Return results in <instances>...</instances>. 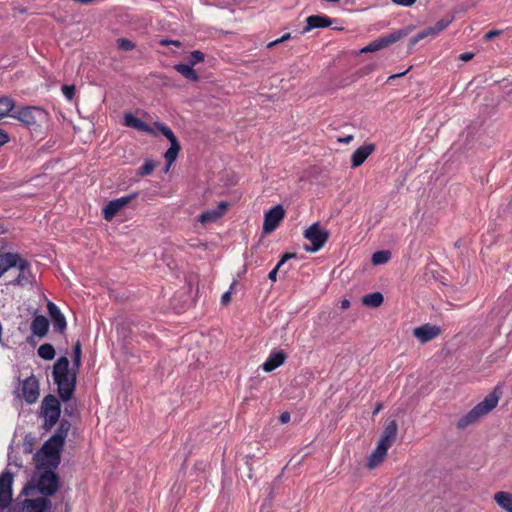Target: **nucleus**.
<instances>
[{"label":"nucleus","instance_id":"nucleus-10","mask_svg":"<svg viewBox=\"0 0 512 512\" xmlns=\"http://www.w3.org/2000/svg\"><path fill=\"white\" fill-rule=\"evenodd\" d=\"M284 217L285 209L281 204H278L269 209L264 214L263 232L265 234H269L275 231Z\"/></svg>","mask_w":512,"mask_h":512},{"label":"nucleus","instance_id":"nucleus-20","mask_svg":"<svg viewBox=\"0 0 512 512\" xmlns=\"http://www.w3.org/2000/svg\"><path fill=\"white\" fill-rule=\"evenodd\" d=\"M123 123L126 127L136 129L138 131L151 133L152 128L144 122L142 119L136 117L132 113H125L123 117Z\"/></svg>","mask_w":512,"mask_h":512},{"label":"nucleus","instance_id":"nucleus-51","mask_svg":"<svg viewBox=\"0 0 512 512\" xmlns=\"http://www.w3.org/2000/svg\"><path fill=\"white\" fill-rule=\"evenodd\" d=\"M499 33L500 32L497 31V30H491V31L486 33L485 39L490 40V39L494 38L495 36L499 35Z\"/></svg>","mask_w":512,"mask_h":512},{"label":"nucleus","instance_id":"nucleus-49","mask_svg":"<svg viewBox=\"0 0 512 512\" xmlns=\"http://www.w3.org/2000/svg\"><path fill=\"white\" fill-rule=\"evenodd\" d=\"M160 44L161 45H169V44H173L177 47H179L181 45V43L177 40H168V39H163L160 41Z\"/></svg>","mask_w":512,"mask_h":512},{"label":"nucleus","instance_id":"nucleus-24","mask_svg":"<svg viewBox=\"0 0 512 512\" xmlns=\"http://www.w3.org/2000/svg\"><path fill=\"white\" fill-rule=\"evenodd\" d=\"M175 69L186 79L197 82L199 80V76L197 72L193 69V65L190 63H179L175 65Z\"/></svg>","mask_w":512,"mask_h":512},{"label":"nucleus","instance_id":"nucleus-53","mask_svg":"<svg viewBox=\"0 0 512 512\" xmlns=\"http://www.w3.org/2000/svg\"><path fill=\"white\" fill-rule=\"evenodd\" d=\"M280 43H282V42H281V39H280V38H278V39H276V40H273V41L269 42V43L267 44V48L271 49V48H273V47L277 46V45H278V44H280Z\"/></svg>","mask_w":512,"mask_h":512},{"label":"nucleus","instance_id":"nucleus-9","mask_svg":"<svg viewBox=\"0 0 512 512\" xmlns=\"http://www.w3.org/2000/svg\"><path fill=\"white\" fill-rule=\"evenodd\" d=\"M12 117L16 118L28 127L35 126L39 121L46 118V113L43 109L38 107H25L19 110Z\"/></svg>","mask_w":512,"mask_h":512},{"label":"nucleus","instance_id":"nucleus-34","mask_svg":"<svg viewBox=\"0 0 512 512\" xmlns=\"http://www.w3.org/2000/svg\"><path fill=\"white\" fill-rule=\"evenodd\" d=\"M155 125L157 129L163 134V136H165L168 139L170 143L179 142L174 132L166 124L157 122Z\"/></svg>","mask_w":512,"mask_h":512},{"label":"nucleus","instance_id":"nucleus-15","mask_svg":"<svg viewBox=\"0 0 512 512\" xmlns=\"http://www.w3.org/2000/svg\"><path fill=\"white\" fill-rule=\"evenodd\" d=\"M335 19H331L324 14L311 15L306 18V25L301 31V34H305L310 32L313 29L317 28H327L330 27Z\"/></svg>","mask_w":512,"mask_h":512},{"label":"nucleus","instance_id":"nucleus-28","mask_svg":"<svg viewBox=\"0 0 512 512\" xmlns=\"http://www.w3.org/2000/svg\"><path fill=\"white\" fill-rule=\"evenodd\" d=\"M180 149H181V146H180L179 142L170 143V147L164 154L165 160L167 162V167H166L165 171H168L170 165L175 162Z\"/></svg>","mask_w":512,"mask_h":512},{"label":"nucleus","instance_id":"nucleus-31","mask_svg":"<svg viewBox=\"0 0 512 512\" xmlns=\"http://www.w3.org/2000/svg\"><path fill=\"white\" fill-rule=\"evenodd\" d=\"M452 20L453 17L447 16L438 20L433 26H430L429 29L432 30V36H436L445 30L451 24Z\"/></svg>","mask_w":512,"mask_h":512},{"label":"nucleus","instance_id":"nucleus-12","mask_svg":"<svg viewBox=\"0 0 512 512\" xmlns=\"http://www.w3.org/2000/svg\"><path fill=\"white\" fill-rule=\"evenodd\" d=\"M50 501L45 497L25 499L14 507L13 512H46Z\"/></svg>","mask_w":512,"mask_h":512},{"label":"nucleus","instance_id":"nucleus-41","mask_svg":"<svg viewBox=\"0 0 512 512\" xmlns=\"http://www.w3.org/2000/svg\"><path fill=\"white\" fill-rule=\"evenodd\" d=\"M54 327L62 332L66 328V320L63 315L57 316V318L53 319Z\"/></svg>","mask_w":512,"mask_h":512},{"label":"nucleus","instance_id":"nucleus-56","mask_svg":"<svg viewBox=\"0 0 512 512\" xmlns=\"http://www.w3.org/2000/svg\"><path fill=\"white\" fill-rule=\"evenodd\" d=\"M291 38H292L291 33H285L283 36L280 37L282 43L287 41V40H289V39H291Z\"/></svg>","mask_w":512,"mask_h":512},{"label":"nucleus","instance_id":"nucleus-25","mask_svg":"<svg viewBox=\"0 0 512 512\" xmlns=\"http://www.w3.org/2000/svg\"><path fill=\"white\" fill-rule=\"evenodd\" d=\"M384 302V296L381 292H373L362 297V304L367 307H379Z\"/></svg>","mask_w":512,"mask_h":512},{"label":"nucleus","instance_id":"nucleus-26","mask_svg":"<svg viewBox=\"0 0 512 512\" xmlns=\"http://www.w3.org/2000/svg\"><path fill=\"white\" fill-rule=\"evenodd\" d=\"M494 500L502 509L512 512V494L500 491L495 494Z\"/></svg>","mask_w":512,"mask_h":512},{"label":"nucleus","instance_id":"nucleus-57","mask_svg":"<svg viewBox=\"0 0 512 512\" xmlns=\"http://www.w3.org/2000/svg\"><path fill=\"white\" fill-rule=\"evenodd\" d=\"M380 409H381V406L379 405L378 407H376L374 414L378 413Z\"/></svg>","mask_w":512,"mask_h":512},{"label":"nucleus","instance_id":"nucleus-21","mask_svg":"<svg viewBox=\"0 0 512 512\" xmlns=\"http://www.w3.org/2000/svg\"><path fill=\"white\" fill-rule=\"evenodd\" d=\"M398 426L395 420L390 421L385 427L379 443H383L386 447L390 448L397 436Z\"/></svg>","mask_w":512,"mask_h":512},{"label":"nucleus","instance_id":"nucleus-4","mask_svg":"<svg viewBox=\"0 0 512 512\" xmlns=\"http://www.w3.org/2000/svg\"><path fill=\"white\" fill-rule=\"evenodd\" d=\"M58 489V478L53 470H37L31 481L24 487L23 494L34 496L37 492L49 496Z\"/></svg>","mask_w":512,"mask_h":512},{"label":"nucleus","instance_id":"nucleus-36","mask_svg":"<svg viewBox=\"0 0 512 512\" xmlns=\"http://www.w3.org/2000/svg\"><path fill=\"white\" fill-rule=\"evenodd\" d=\"M432 36V30L429 29V27L423 29L422 31L418 32L415 36H413L412 38H410L409 40V46L410 48H412L416 43H418L420 40L428 37V36Z\"/></svg>","mask_w":512,"mask_h":512},{"label":"nucleus","instance_id":"nucleus-8","mask_svg":"<svg viewBox=\"0 0 512 512\" xmlns=\"http://www.w3.org/2000/svg\"><path fill=\"white\" fill-rule=\"evenodd\" d=\"M42 413L45 427L47 429L51 428L58 421L60 416V404L56 397L50 395L44 398Z\"/></svg>","mask_w":512,"mask_h":512},{"label":"nucleus","instance_id":"nucleus-2","mask_svg":"<svg viewBox=\"0 0 512 512\" xmlns=\"http://www.w3.org/2000/svg\"><path fill=\"white\" fill-rule=\"evenodd\" d=\"M116 332L118 340L121 342V349L112 352L113 357L116 359L117 364L120 365V360L132 359V364L137 362L138 356L133 353L134 347L130 345L135 341L139 343L137 336L141 334L139 323H135L128 318H120L116 323Z\"/></svg>","mask_w":512,"mask_h":512},{"label":"nucleus","instance_id":"nucleus-11","mask_svg":"<svg viewBox=\"0 0 512 512\" xmlns=\"http://www.w3.org/2000/svg\"><path fill=\"white\" fill-rule=\"evenodd\" d=\"M137 196L138 193L133 192L128 195L110 200L102 210L104 218L108 221L112 220L121 209L127 206Z\"/></svg>","mask_w":512,"mask_h":512},{"label":"nucleus","instance_id":"nucleus-17","mask_svg":"<svg viewBox=\"0 0 512 512\" xmlns=\"http://www.w3.org/2000/svg\"><path fill=\"white\" fill-rule=\"evenodd\" d=\"M441 330L438 326L424 324L414 329L413 335L421 342L427 343L437 337Z\"/></svg>","mask_w":512,"mask_h":512},{"label":"nucleus","instance_id":"nucleus-39","mask_svg":"<svg viewBox=\"0 0 512 512\" xmlns=\"http://www.w3.org/2000/svg\"><path fill=\"white\" fill-rule=\"evenodd\" d=\"M205 59V55L200 50H194L189 55V62L191 65L195 66L196 64L203 62Z\"/></svg>","mask_w":512,"mask_h":512},{"label":"nucleus","instance_id":"nucleus-13","mask_svg":"<svg viewBox=\"0 0 512 512\" xmlns=\"http://www.w3.org/2000/svg\"><path fill=\"white\" fill-rule=\"evenodd\" d=\"M13 476L7 470L0 475V508H6L12 500Z\"/></svg>","mask_w":512,"mask_h":512},{"label":"nucleus","instance_id":"nucleus-52","mask_svg":"<svg viewBox=\"0 0 512 512\" xmlns=\"http://www.w3.org/2000/svg\"><path fill=\"white\" fill-rule=\"evenodd\" d=\"M407 72H408V70L403 71V72H400V73H396V74H393V75H390V76L388 77V81H390V80H392V79H396V78L402 77V76H404Z\"/></svg>","mask_w":512,"mask_h":512},{"label":"nucleus","instance_id":"nucleus-45","mask_svg":"<svg viewBox=\"0 0 512 512\" xmlns=\"http://www.w3.org/2000/svg\"><path fill=\"white\" fill-rule=\"evenodd\" d=\"M417 0H392V2L395 4V5H398V6H403V7H410L412 6L413 4H415Z\"/></svg>","mask_w":512,"mask_h":512},{"label":"nucleus","instance_id":"nucleus-7","mask_svg":"<svg viewBox=\"0 0 512 512\" xmlns=\"http://www.w3.org/2000/svg\"><path fill=\"white\" fill-rule=\"evenodd\" d=\"M409 30L408 29H399L396 31H393L389 34L380 36L376 40L372 41L365 47H363L360 52L361 53H370V52H376L381 49H384L388 47L389 45L399 41L401 38L408 35Z\"/></svg>","mask_w":512,"mask_h":512},{"label":"nucleus","instance_id":"nucleus-1","mask_svg":"<svg viewBox=\"0 0 512 512\" xmlns=\"http://www.w3.org/2000/svg\"><path fill=\"white\" fill-rule=\"evenodd\" d=\"M70 425L61 422L57 432L51 436L34 456L37 470H53L60 462V452L64 445Z\"/></svg>","mask_w":512,"mask_h":512},{"label":"nucleus","instance_id":"nucleus-5","mask_svg":"<svg viewBox=\"0 0 512 512\" xmlns=\"http://www.w3.org/2000/svg\"><path fill=\"white\" fill-rule=\"evenodd\" d=\"M499 395L496 390L490 392L481 402L473 407L468 413L464 414L457 421V428L464 429L475 423L479 418L488 414L498 404Z\"/></svg>","mask_w":512,"mask_h":512},{"label":"nucleus","instance_id":"nucleus-33","mask_svg":"<svg viewBox=\"0 0 512 512\" xmlns=\"http://www.w3.org/2000/svg\"><path fill=\"white\" fill-rule=\"evenodd\" d=\"M390 258L391 252L389 250H380L372 255L371 261L373 265H381L388 262Z\"/></svg>","mask_w":512,"mask_h":512},{"label":"nucleus","instance_id":"nucleus-54","mask_svg":"<svg viewBox=\"0 0 512 512\" xmlns=\"http://www.w3.org/2000/svg\"><path fill=\"white\" fill-rule=\"evenodd\" d=\"M353 140V136L352 135H348V136H345V137H342V138H339L338 141L341 142V143H349L350 141Z\"/></svg>","mask_w":512,"mask_h":512},{"label":"nucleus","instance_id":"nucleus-18","mask_svg":"<svg viewBox=\"0 0 512 512\" xmlns=\"http://www.w3.org/2000/svg\"><path fill=\"white\" fill-rule=\"evenodd\" d=\"M286 358L287 354L283 350L274 349L262 364V369L265 372H272L276 368L280 367L285 362Z\"/></svg>","mask_w":512,"mask_h":512},{"label":"nucleus","instance_id":"nucleus-35","mask_svg":"<svg viewBox=\"0 0 512 512\" xmlns=\"http://www.w3.org/2000/svg\"><path fill=\"white\" fill-rule=\"evenodd\" d=\"M38 354L45 360H51L55 356V350L50 344H43L38 349Z\"/></svg>","mask_w":512,"mask_h":512},{"label":"nucleus","instance_id":"nucleus-43","mask_svg":"<svg viewBox=\"0 0 512 512\" xmlns=\"http://www.w3.org/2000/svg\"><path fill=\"white\" fill-rule=\"evenodd\" d=\"M236 281H233L231 286H230V289H233V287L236 285ZM231 300V290H228L226 292H224L221 296V303L222 305H227Z\"/></svg>","mask_w":512,"mask_h":512},{"label":"nucleus","instance_id":"nucleus-46","mask_svg":"<svg viewBox=\"0 0 512 512\" xmlns=\"http://www.w3.org/2000/svg\"><path fill=\"white\" fill-rule=\"evenodd\" d=\"M473 57L474 54L472 52H464L459 55L458 59L463 62H467L470 61Z\"/></svg>","mask_w":512,"mask_h":512},{"label":"nucleus","instance_id":"nucleus-40","mask_svg":"<svg viewBox=\"0 0 512 512\" xmlns=\"http://www.w3.org/2000/svg\"><path fill=\"white\" fill-rule=\"evenodd\" d=\"M72 357H73L74 365L78 367L80 364V360H81V346H80L79 342H77L74 345Z\"/></svg>","mask_w":512,"mask_h":512},{"label":"nucleus","instance_id":"nucleus-44","mask_svg":"<svg viewBox=\"0 0 512 512\" xmlns=\"http://www.w3.org/2000/svg\"><path fill=\"white\" fill-rule=\"evenodd\" d=\"M62 92L64 94V96L68 99V100H72L73 96H74V93H75V87L74 86H68V85H64L62 87Z\"/></svg>","mask_w":512,"mask_h":512},{"label":"nucleus","instance_id":"nucleus-22","mask_svg":"<svg viewBox=\"0 0 512 512\" xmlns=\"http://www.w3.org/2000/svg\"><path fill=\"white\" fill-rule=\"evenodd\" d=\"M388 449L389 448L386 447L385 445H383V443L378 442L376 449L372 452V454L368 458V462H367L368 467L374 468L379 463H381L384 460L385 456L387 455Z\"/></svg>","mask_w":512,"mask_h":512},{"label":"nucleus","instance_id":"nucleus-14","mask_svg":"<svg viewBox=\"0 0 512 512\" xmlns=\"http://www.w3.org/2000/svg\"><path fill=\"white\" fill-rule=\"evenodd\" d=\"M13 268H17L19 273L18 276L11 281V284L24 286L31 283L32 274L30 271L29 264L26 260L21 258L18 254H16V264Z\"/></svg>","mask_w":512,"mask_h":512},{"label":"nucleus","instance_id":"nucleus-30","mask_svg":"<svg viewBox=\"0 0 512 512\" xmlns=\"http://www.w3.org/2000/svg\"><path fill=\"white\" fill-rule=\"evenodd\" d=\"M296 257V254L295 253H285L281 259L279 260V262L277 263V265L274 267V269H272L270 271V273L268 274V278L269 280H271L272 282H276L277 281V273L278 271L280 270V268L290 259L292 258H295Z\"/></svg>","mask_w":512,"mask_h":512},{"label":"nucleus","instance_id":"nucleus-55","mask_svg":"<svg viewBox=\"0 0 512 512\" xmlns=\"http://www.w3.org/2000/svg\"><path fill=\"white\" fill-rule=\"evenodd\" d=\"M350 307V301L348 299H343L341 301V308L348 309Z\"/></svg>","mask_w":512,"mask_h":512},{"label":"nucleus","instance_id":"nucleus-6","mask_svg":"<svg viewBox=\"0 0 512 512\" xmlns=\"http://www.w3.org/2000/svg\"><path fill=\"white\" fill-rule=\"evenodd\" d=\"M304 237L311 242V245H305L304 250L306 252H317L327 242L329 233L326 229L322 228L321 225L316 222L310 225L303 233Z\"/></svg>","mask_w":512,"mask_h":512},{"label":"nucleus","instance_id":"nucleus-29","mask_svg":"<svg viewBox=\"0 0 512 512\" xmlns=\"http://www.w3.org/2000/svg\"><path fill=\"white\" fill-rule=\"evenodd\" d=\"M221 218V210H206L198 216V221L202 224H209L216 222Z\"/></svg>","mask_w":512,"mask_h":512},{"label":"nucleus","instance_id":"nucleus-23","mask_svg":"<svg viewBox=\"0 0 512 512\" xmlns=\"http://www.w3.org/2000/svg\"><path fill=\"white\" fill-rule=\"evenodd\" d=\"M49 323L46 317L36 316L31 324L32 333L38 337H43L48 331Z\"/></svg>","mask_w":512,"mask_h":512},{"label":"nucleus","instance_id":"nucleus-48","mask_svg":"<svg viewBox=\"0 0 512 512\" xmlns=\"http://www.w3.org/2000/svg\"><path fill=\"white\" fill-rule=\"evenodd\" d=\"M279 420L282 424H286L290 421V414L289 412H283L279 416Z\"/></svg>","mask_w":512,"mask_h":512},{"label":"nucleus","instance_id":"nucleus-16","mask_svg":"<svg viewBox=\"0 0 512 512\" xmlns=\"http://www.w3.org/2000/svg\"><path fill=\"white\" fill-rule=\"evenodd\" d=\"M22 395L28 403H35L39 397L38 380L34 377H28L22 383Z\"/></svg>","mask_w":512,"mask_h":512},{"label":"nucleus","instance_id":"nucleus-42","mask_svg":"<svg viewBox=\"0 0 512 512\" xmlns=\"http://www.w3.org/2000/svg\"><path fill=\"white\" fill-rule=\"evenodd\" d=\"M48 311L52 319L57 318V316H61L62 313L60 312L59 308L52 302L48 303Z\"/></svg>","mask_w":512,"mask_h":512},{"label":"nucleus","instance_id":"nucleus-47","mask_svg":"<svg viewBox=\"0 0 512 512\" xmlns=\"http://www.w3.org/2000/svg\"><path fill=\"white\" fill-rule=\"evenodd\" d=\"M8 141H9L8 134L0 129V146L6 144Z\"/></svg>","mask_w":512,"mask_h":512},{"label":"nucleus","instance_id":"nucleus-32","mask_svg":"<svg viewBox=\"0 0 512 512\" xmlns=\"http://www.w3.org/2000/svg\"><path fill=\"white\" fill-rule=\"evenodd\" d=\"M14 105V101L11 98L6 96L0 97V118L9 115Z\"/></svg>","mask_w":512,"mask_h":512},{"label":"nucleus","instance_id":"nucleus-50","mask_svg":"<svg viewBox=\"0 0 512 512\" xmlns=\"http://www.w3.org/2000/svg\"><path fill=\"white\" fill-rule=\"evenodd\" d=\"M228 207V204L227 202L225 201H221L219 204H218V207L215 208L214 210H221V216L223 215L224 211L227 209Z\"/></svg>","mask_w":512,"mask_h":512},{"label":"nucleus","instance_id":"nucleus-27","mask_svg":"<svg viewBox=\"0 0 512 512\" xmlns=\"http://www.w3.org/2000/svg\"><path fill=\"white\" fill-rule=\"evenodd\" d=\"M16 264V253H4L0 255V277Z\"/></svg>","mask_w":512,"mask_h":512},{"label":"nucleus","instance_id":"nucleus-3","mask_svg":"<svg viewBox=\"0 0 512 512\" xmlns=\"http://www.w3.org/2000/svg\"><path fill=\"white\" fill-rule=\"evenodd\" d=\"M53 378L58 386L61 399L69 400L74 392L76 375L74 371L69 369V361L66 357L59 358L55 363Z\"/></svg>","mask_w":512,"mask_h":512},{"label":"nucleus","instance_id":"nucleus-38","mask_svg":"<svg viewBox=\"0 0 512 512\" xmlns=\"http://www.w3.org/2000/svg\"><path fill=\"white\" fill-rule=\"evenodd\" d=\"M117 47L123 51H131L135 48V43L127 38L117 39Z\"/></svg>","mask_w":512,"mask_h":512},{"label":"nucleus","instance_id":"nucleus-19","mask_svg":"<svg viewBox=\"0 0 512 512\" xmlns=\"http://www.w3.org/2000/svg\"><path fill=\"white\" fill-rule=\"evenodd\" d=\"M374 149V144H365L356 149L351 156L352 167L356 168L362 165Z\"/></svg>","mask_w":512,"mask_h":512},{"label":"nucleus","instance_id":"nucleus-37","mask_svg":"<svg viewBox=\"0 0 512 512\" xmlns=\"http://www.w3.org/2000/svg\"><path fill=\"white\" fill-rule=\"evenodd\" d=\"M155 168V163L153 160H146L144 164L139 168L138 175L147 176L151 174V172Z\"/></svg>","mask_w":512,"mask_h":512}]
</instances>
